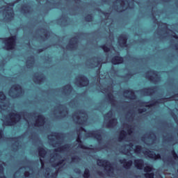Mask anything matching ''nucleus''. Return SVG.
<instances>
[{"mask_svg": "<svg viewBox=\"0 0 178 178\" xmlns=\"http://www.w3.org/2000/svg\"><path fill=\"white\" fill-rule=\"evenodd\" d=\"M24 170V175L25 177H32L34 175V170L31 167H23L19 169V172Z\"/></svg>", "mask_w": 178, "mask_h": 178, "instance_id": "obj_16", "label": "nucleus"}, {"mask_svg": "<svg viewBox=\"0 0 178 178\" xmlns=\"http://www.w3.org/2000/svg\"><path fill=\"white\" fill-rule=\"evenodd\" d=\"M117 3H120V8H122V9L118 10V12H123V10H124V8L125 9H127V7H126V3L124 2V1L118 0L117 1Z\"/></svg>", "mask_w": 178, "mask_h": 178, "instance_id": "obj_26", "label": "nucleus"}, {"mask_svg": "<svg viewBox=\"0 0 178 178\" xmlns=\"http://www.w3.org/2000/svg\"><path fill=\"white\" fill-rule=\"evenodd\" d=\"M111 63H113V65H119V63H123V58L115 56L112 58Z\"/></svg>", "mask_w": 178, "mask_h": 178, "instance_id": "obj_23", "label": "nucleus"}, {"mask_svg": "<svg viewBox=\"0 0 178 178\" xmlns=\"http://www.w3.org/2000/svg\"><path fill=\"white\" fill-rule=\"evenodd\" d=\"M20 119H22L20 114L13 111L6 117L3 116L2 121L4 126H15L17 122H20Z\"/></svg>", "mask_w": 178, "mask_h": 178, "instance_id": "obj_5", "label": "nucleus"}, {"mask_svg": "<svg viewBox=\"0 0 178 178\" xmlns=\"http://www.w3.org/2000/svg\"><path fill=\"white\" fill-rule=\"evenodd\" d=\"M64 90H67V91H71L72 90V86L70 85H67L65 87V89Z\"/></svg>", "mask_w": 178, "mask_h": 178, "instance_id": "obj_37", "label": "nucleus"}, {"mask_svg": "<svg viewBox=\"0 0 178 178\" xmlns=\"http://www.w3.org/2000/svg\"><path fill=\"white\" fill-rule=\"evenodd\" d=\"M141 95H152L154 94V89L152 88H149V89H143L141 90Z\"/></svg>", "mask_w": 178, "mask_h": 178, "instance_id": "obj_24", "label": "nucleus"}, {"mask_svg": "<svg viewBox=\"0 0 178 178\" xmlns=\"http://www.w3.org/2000/svg\"><path fill=\"white\" fill-rule=\"evenodd\" d=\"M77 42H79L77 37L72 38L69 45L67 46V49H74L77 47Z\"/></svg>", "mask_w": 178, "mask_h": 178, "instance_id": "obj_17", "label": "nucleus"}, {"mask_svg": "<svg viewBox=\"0 0 178 178\" xmlns=\"http://www.w3.org/2000/svg\"><path fill=\"white\" fill-rule=\"evenodd\" d=\"M177 97H178V95H177Z\"/></svg>", "mask_w": 178, "mask_h": 178, "instance_id": "obj_54", "label": "nucleus"}, {"mask_svg": "<svg viewBox=\"0 0 178 178\" xmlns=\"http://www.w3.org/2000/svg\"><path fill=\"white\" fill-rule=\"evenodd\" d=\"M30 119H34V126L36 127H41L45 124V118L42 115H38L37 113L28 114L27 117L25 118L26 122L28 123V126H31Z\"/></svg>", "mask_w": 178, "mask_h": 178, "instance_id": "obj_6", "label": "nucleus"}, {"mask_svg": "<svg viewBox=\"0 0 178 178\" xmlns=\"http://www.w3.org/2000/svg\"><path fill=\"white\" fill-rule=\"evenodd\" d=\"M106 94H108V98H110V99H112L113 98V95H112V92H108V91H106Z\"/></svg>", "mask_w": 178, "mask_h": 178, "instance_id": "obj_38", "label": "nucleus"}, {"mask_svg": "<svg viewBox=\"0 0 178 178\" xmlns=\"http://www.w3.org/2000/svg\"><path fill=\"white\" fill-rule=\"evenodd\" d=\"M102 48L104 51V52H110V51H112V49H114L113 47H108L106 45L102 46Z\"/></svg>", "mask_w": 178, "mask_h": 178, "instance_id": "obj_28", "label": "nucleus"}, {"mask_svg": "<svg viewBox=\"0 0 178 178\" xmlns=\"http://www.w3.org/2000/svg\"><path fill=\"white\" fill-rule=\"evenodd\" d=\"M130 3H134V0H131V2L127 1V8H130Z\"/></svg>", "mask_w": 178, "mask_h": 178, "instance_id": "obj_39", "label": "nucleus"}, {"mask_svg": "<svg viewBox=\"0 0 178 178\" xmlns=\"http://www.w3.org/2000/svg\"><path fill=\"white\" fill-rule=\"evenodd\" d=\"M27 63V65H29V61H27V63Z\"/></svg>", "mask_w": 178, "mask_h": 178, "instance_id": "obj_51", "label": "nucleus"}, {"mask_svg": "<svg viewBox=\"0 0 178 178\" xmlns=\"http://www.w3.org/2000/svg\"><path fill=\"white\" fill-rule=\"evenodd\" d=\"M34 82L36 83L37 84H41L42 81H44V78L42 74H40V76H36L34 78Z\"/></svg>", "mask_w": 178, "mask_h": 178, "instance_id": "obj_25", "label": "nucleus"}, {"mask_svg": "<svg viewBox=\"0 0 178 178\" xmlns=\"http://www.w3.org/2000/svg\"><path fill=\"white\" fill-rule=\"evenodd\" d=\"M146 77L148 79V80L154 81V79H156L158 77V72L150 71L147 72V74H146Z\"/></svg>", "mask_w": 178, "mask_h": 178, "instance_id": "obj_21", "label": "nucleus"}, {"mask_svg": "<svg viewBox=\"0 0 178 178\" xmlns=\"http://www.w3.org/2000/svg\"><path fill=\"white\" fill-rule=\"evenodd\" d=\"M100 63H97L96 66H99Z\"/></svg>", "mask_w": 178, "mask_h": 178, "instance_id": "obj_45", "label": "nucleus"}, {"mask_svg": "<svg viewBox=\"0 0 178 178\" xmlns=\"http://www.w3.org/2000/svg\"><path fill=\"white\" fill-rule=\"evenodd\" d=\"M127 42V36L125 35H121L118 38V43L120 47H127L126 43Z\"/></svg>", "mask_w": 178, "mask_h": 178, "instance_id": "obj_18", "label": "nucleus"}, {"mask_svg": "<svg viewBox=\"0 0 178 178\" xmlns=\"http://www.w3.org/2000/svg\"><path fill=\"white\" fill-rule=\"evenodd\" d=\"M171 154H172L174 159H175V161H176L177 159V158H178L177 154H176V152H175V150H172L171 152Z\"/></svg>", "mask_w": 178, "mask_h": 178, "instance_id": "obj_33", "label": "nucleus"}, {"mask_svg": "<svg viewBox=\"0 0 178 178\" xmlns=\"http://www.w3.org/2000/svg\"><path fill=\"white\" fill-rule=\"evenodd\" d=\"M163 162H166V160L165 159H163Z\"/></svg>", "mask_w": 178, "mask_h": 178, "instance_id": "obj_49", "label": "nucleus"}, {"mask_svg": "<svg viewBox=\"0 0 178 178\" xmlns=\"http://www.w3.org/2000/svg\"><path fill=\"white\" fill-rule=\"evenodd\" d=\"M39 151V156H40V163H41V168L44 169V166L45 165V159H47V150L44 149V147H39L38 148Z\"/></svg>", "mask_w": 178, "mask_h": 178, "instance_id": "obj_13", "label": "nucleus"}, {"mask_svg": "<svg viewBox=\"0 0 178 178\" xmlns=\"http://www.w3.org/2000/svg\"><path fill=\"white\" fill-rule=\"evenodd\" d=\"M58 134L53 133L51 135L48 136V139L50 140V141H55L56 140H58Z\"/></svg>", "mask_w": 178, "mask_h": 178, "instance_id": "obj_27", "label": "nucleus"}, {"mask_svg": "<svg viewBox=\"0 0 178 178\" xmlns=\"http://www.w3.org/2000/svg\"><path fill=\"white\" fill-rule=\"evenodd\" d=\"M5 5L0 8V19L3 18L6 21L12 20L15 16V13H13L15 3L8 4L5 3Z\"/></svg>", "mask_w": 178, "mask_h": 178, "instance_id": "obj_4", "label": "nucleus"}, {"mask_svg": "<svg viewBox=\"0 0 178 178\" xmlns=\"http://www.w3.org/2000/svg\"><path fill=\"white\" fill-rule=\"evenodd\" d=\"M112 116H113V113L112 111H110L105 116H104V120L105 122H108L106 127H115L116 124H118V120L116 119H112Z\"/></svg>", "mask_w": 178, "mask_h": 178, "instance_id": "obj_12", "label": "nucleus"}, {"mask_svg": "<svg viewBox=\"0 0 178 178\" xmlns=\"http://www.w3.org/2000/svg\"><path fill=\"white\" fill-rule=\"evenodd\" d=\"M120 163H122V165H123V167L125 169H130V168L131 167V165H133V161L130 160L127 161L126 159L120 160Z\"/></svg>", "mask_w": 178, "mask_h": 178, "instance_id": "obj_20", "label": "nucleus"}, {"mask_svg": "<svg viewBox=\"0 0 178 178\" xmlns=\"http://www.w3.org/2000/svg\"><path fill=\"white\" fill-rule=\"evenodd\" d=\"M83 131L86 133V138L92 137L93 138H96L99 144H101V140H102V134L101 133V130L87 132L85 129L81 127L79 131L78 132V138L76 139V143H78L77 148H81V149H88V147L84 145L83 142H81V138H83L81 133Z\"/></svg>", "mask_w": 178, "mask_h": 178, "instance_id": "obj_3", "label": "nucleus"}, {"mask_svg": "<svg viewBox=\"0 0 178 178\" xmlns=\"http://www.w3.org/2000/svg\"><path fill=\"white\" fill-rule=\"evenodd\" d=\"M134 165L137 169H140V170L144 169V161L142 159L135 160Z\"/></svg>", "mask_w": 178, "mask_h": 178, "instance_id": "obj_22", "label": "nucleus"}, {"mask_svg": "<svg viewBox=\"0 0 178 178\" xmlns=\"http://www.w3.org/2000/svg\"><path fill=\"white\" fill-rule=\"evenodd\" d=\"M143 154L145 156H147L148 158H151L152 159H161L162 157L161 156V154H156L154 152L149 151V149H147L145 151H143Z\"/></svg>", "mask_w": 178, "mask_h": 178, "instance_id": "obj_15", "label": "nucleus"}, {"mask_svg": "<svg viewBox=\"0 0 178 178\" xmlns=\"http://www.w3.org/2000/svg\"><path fill=\"white\" fill-rule=\"evenodd\" d=\"M172 37H173L174 38H178L177 35H176V34L172 35Z\"/></svg>", "mask_w": 178, "mask_h": 178, "instance_id": "obj_41", "label": "nucleus"}, {"mask_svg": "<svg viewBox=\"0 0 178 178\" xmlns=\"http://www.w3.org/2000/svg\"><path fill=\"white\" fill-rule=\"evenodd\" d=\"M68 114L69 113L67 112V109L66 108H64L63 111L60 113V116H62L63 118H66V116H67Z\"/></svg>", "mask_w": 178, "mask_h": 178, "instance_id": "obj_29", "label": "nucleus"}, {"mask_svg": "<svg viewBox=\"0 0 178 178\" xmlns=\"http://www.w3.org/2000/svg\"><path fill=\"white\" fill-rule=\"evenodd\" d=\"M145 178H154V173H146L145 175Z\"/></svg>", "mask_w": 178, "mask_h": 178, "instance_id": "obj_32", "label": "nucleus"}, {"mask_svg": "<svg viewBox=\"0 0 178 178\" xmlns=\"http://www.w3.org/2000/svg\"><path fill=\"white\" fill-rule=\"evenodd\" d=\"M72 119L77 124L85 125L87 124L88 120V115L84 111H78L72 115Z\"/></svg>", "mask_w": 178, "mask_h": 178, "instance_id": "obj_7", "label": "nucleus"}, {"mask_svg": "<svg viewBox=\"0 0 178 178\" xmlns=\"http://www.w3.org/2000/svg\"><path fill=\"white\" fill-rule=\"evenodd\" d=\"M149 108H152V106H150Z\"/></svg>", "mask_w": 178, "mask_h": 178, "instance_id": "obj_52", "label": "nucleus"}, {"mask_svg": "<svg viewBox=\"0 0 178 178\" xmlns=\"http://www.w3.org/2000/svg\"><path fill=\"white\" fill-rule=\"evenodd\" d=\"M0 173H3V165L0 164Z\"/></svg>", "mask_w": 178, "mask_h": 178, "instance_id": "obj_40", "label": "nucleus"}, {"mask_svg": "<svg viewBox=\"0 0 178 178\" xmlns=\"http://www.w3.org/2000/svg\"><path fill=\"white\" fill-rule=\"evenodd\" d=\"M85 19H86V22H91L92 20V16L89 15L86 16Z\"/></svg>", "mask_w": 178, "mask_h": 178, "instance_id": "obj_34", "label": "nucleus"}, {"mask_svg": "<svg viewBox=\"0 0 178 178\" xmlns=\"http://www.w3.org/2000/svg\"><path fill=\"white\" fill-rule=\"evenodd\" d=\"M34 63V60L31 61V65H33Z\"/></svg>", "mask_w": 178, "mask_h": 178, "instance_id": "obj_48", "label": "nucleus"}, {"mask_svg": "<svg viewBox=\"0 0 178 178\" xmlns=\"http://www.w3.org/2000/svg\"><path fill=\"white\" fill-rule=\"evenodd\" d=\"M72 151V145H65L61 146L53 151V154L50 155L49 162L51 164V168L46 169L44 176L46 178H56L58 177V173L62 172L65 168H66V162L67 159H62V154H66L70 155Z\"/></svg>", "mask_w": 178, "mask_h": 178, "instance_id": "obj_1", "label": "nucleus"}, {"mask_svg": "<svg viewBox=\"0 0 178 178\" xmlns=\"http://www.w3.org/2000/svg\"><path fill=\"white\" fill-rule=\"evenodd\" d=\"M138 104H140V102H138Z\"/></svg>", "mask_w": 178, "mask_h": 178, "instance_id": "obj_53", "label": "nucleus"}, {"mask_svg": "<svg viewBox=\"0 0 178 178\" xmlns=\"http://www.w3.org/2000/svg\"><path fill=\"white\" fill-rule=\"evenodd\" d=\"M9 109V101L6 99V96L3 92H0V113H2V111H8ZM3 131L0 129V140H2Z\"/></svg>", "mask_w": 178, "mask_h": 178, "instance_id": "obj_9", "label": "nucleus"}, {"mask_svg": "<svg viewBox=\"0 0 178 178\" xmlns=\"http://www.w3.org/2000/svg\"><path fill=\"white\" fill-rule=\"evenodd\" d=\"M124 97L129 99H136V94L133 90H125L124 92Z\"/></svg>", "mask_w": 178, "mask_h": 178, "instance_id": "obj_19", "label": "nucleus"}, {"mask_svg": "<svg viewBox=\"0 0 178 178\" xmlns=\"http://www.w3.org/2000/svg\"><path fill=\"white\" fill-rule=\"evenodd\" d=\"M72 162H79V156H72Z\"/></svg>", "mask_w": 178, "mask_h": 178, "instance_id": "obj_35", "label": "nucleus"}, {"mask_svg": "<svg viewBox=\"0 0 178 178\" xmlns=\"http://www.w3.org/2000/svg\"><path fill=\"white\" fill-rule=\"evenodd\" d=\"M144 172H152V167H151V166L145 167Z\"/></svg>", "mask_w": 178, "mask_h": 178, "instance_id": "obj_31", "label": "nucleus"}, {"mask_svg": "<svg viewBox=\"0 0 178 178\" xmlns=\"http://www.w3.org/2000/svg\"><path fill=\"white\" fill-rule=\"evenodd\" d=\"M98 166H102L104 168V170L106 171L108 176H111L113 177L115 173V168L113 167V164L109 163V161L106 160H97Z\"/></svg>", "mask_w": 178, "mask_h": 178, "instance_id": "obj_8", "label": "nucleus"}, {"mask_svg": "<svg viewBox=\"0 0 178 178\" xmlns=\"http://www.w3.org/2000/svg\"><path fill=\"white\" fill-rule=\"evenodd\" d=\"M83 177L85 178H89L90 177V170L88 169H86L84 174H83Z\"/></svg>", "mask_w": 178, "mask_h": 178, "instance_id": "obj_30", "label": "nucleus"}, {"mask_svg": "<svg viewBox=\"0 0 178 178\" xmlns=\"http://www.w3.org/2000/svg\"><path fill=\"white\" fill-rule=\"evenodd\" d=\"M24 92V91L22 88V86L19 85H14L10 88L8 95L12 98H17V97H20Z\"/></svg>", "mask_w": 178, "mask_h": 178, "instance_id": "obj_10", "label": "nucleus"}, {"mask_svg": "<svg viewBox=\"0 0 178 178\" xmlns=\"http://www.w3.org/2000/svg\"><path fill=\"white\" fill-rule=\"evenodd\" d=\"M172 140H173V138H170V139L168 140V141H172Z\"/></svg>", "mask_w": 178, "mask_h": 178, "instance_id": "obj_44", "label": "nucleus"}, {"mask_svg": "<svg viewBox=\"0 0 178 178\" xmlns=\"http://www.w3.org/2000/svg\"><path fill=\"white\" fill-rule=\"evenodd\" d=\"M76 173H81V171L78 170V171H75Z\"/></svg>", "mask_w": 178, "mask_h": 178, "instance_id": "obj_42", "label": "nucleus"}, {"mask_svg": "<svg viewBox=\"0 0 178 178\" xmlns=\"http://www.w3.org/2000/svg\"><path fill=\"white\" fill-rule=\"evenodd\" d=\"M147 140H149V141H151V140H152V138H148Z\"/></svg>", "mask_w": 178, "mask_h": 178, "instance_id": "obj_46", "label": "nucleus"}, {"mask_svg": "<svg viewBox=\"0 0 178 178\" xmlns=\"http://www.w3.org/2000/svg\"><path fill=\"white\" fill-rule=\"evenodd\" d=\"M3 43L5 44L4 49H7V51L13 49L16 44V36H12L9 38L4 39Z\"/></svg>", "mask_w": 178, "mask_h": 178, "instance_id": "obj_11", "label": "nucleus"}, {"mask_svg": "<svg viewBox=\"0 0 178 178\" xmlns=\"http://www.w3.org/2000/svg\"><path fill=\"white\" fill-rule=\"evenodd\" d=\"M140 106H145V104H140Z\"/></svg>", "mask_w": 178, "mask_h": 178, "instance_id": "obj_43", "label": "nucleus"}, {"mask_svg": "<svg viewBox=\"0 0 178 178\" xmlns=\"http://www.w3.org/2000/svg\"><path fill=\"white\" fill-rule=\"evenodd\" d=\"M88 79L84 76H80L76 78V84L78 87H86V86H88Z\"/></svg>", "mask_w": 178, "mask_h": 178, "instance_id": "obj_14", "label": "nucleus"}, {"mask_svg": "<svg viewBox=\"0 0 178 178\" xmlns=\"http://www.w3.org/2000/svg\"><path fill=\"white\" fill-rule=\"evenodd\" d=\"M143 112H147V108H143L138 109V113H143Z\"/></svg>", "mask_w": 178, "mask_h": 178, "instance_id": "obj_36", "label": "nucleus"}, {"mask_svg": "<svg viewBox=\"0 0 178 178\" xmlns=\"http://www.w3.org/2000/svg\"><path fill=\"white\" fill-rule=\"evenodd\" d=\"M1 178H6V177H2Z\"/></svg>", "mask_w": 178, "mask_h": 178, "instance_id": "obj_50", "label": "nucleus"}, {"mask_svg": "<svg viewBox=\"0 0 178 178\" xmlns=\"http://www.w3.org/2000/svg\"><path fill=\"white\" fill-rule=\"evenodd\" d=\"M154 141H155V140H152V144H154Z\"/></svg>", "mask_w": 178, "mask_h": 178, "instance_id": "obj_47", "label": "nucleus"}, {"mask_svg": "<svg viewBox=\"0 0 178 178\" xmlns=\"http://www.w3.org/2000/svg\"><path fill=\"white\" fill-rule=\"evenodd\" d=\"M124 130L121 131L120 134V136L118 138V140L122 143V141H126L128 143L122 146L120 151L122 154H124V155H127L128 156H131L133 154H136V155H140L142 152L141 146L136 145L134 146L133 143L130 141H133V132L134 131V129L131 125L124 124Z\"/></svg>", "mask_w": 178, "mask_h": 178, "instance_id": "obj_2", "label": "nucleus"}]
</instances>
